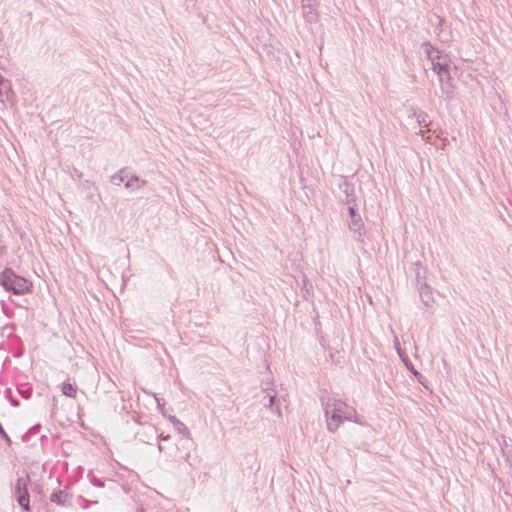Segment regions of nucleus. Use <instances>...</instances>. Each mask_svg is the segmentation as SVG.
<instances>
[{
    "label": "nucleus",
    "mask_w": 512,
    "mask_h": 512,
    "mask_svg": "<svg viewBox=\"0 0 512 512\" xmlns=\"http://www.w3.org/2000/svg\"><path fill=\"white\" fill-rule=\"evenodd\" d=\"M302 7H318V0H301Z\"/></svg>",
    "instance_id": "nucleus-15"
},
{
    "label": "nucleus",
    "mask_w": 512,
    "mask_h": 512,
    "mask_svg": "<svg viewBox=\"0 0 512 512\" xmlns=\"http://www.w3.org/2000/svg\"><path fill=\"white\" fill-rule=\"evenodd\" d=\"M274 412H275V414H276V415L281 416V410H280V408H279V407H276V408L274 409Z\"/></svg>",
    "instance_id": "nucleus-20"
},
{
    "label": "nucleus",
    "mask_w": 512,
    "mask_h": 512,
    "mask_svg": "<svg viewBox=\"0 0 512 512\" xmlns=\"http://www.w3.org/2000/svg\"><path fill=\"white\" fill-rule=\"evenodd\" d=\"M50 500L58 505H65L67 502V494L63 491L53 492L50 496Z\"/></svg>",
    "instance_id": "nucleus-9"
},
{
    "label": "nucleus",
    "mask_w": 512,
    "mask_h": 512,
    "mask_svg": "<svg viewBox=\"0 0 512 512\" xmlns=\"http://www.w3.org/2000/svg\"><path fill=\"white\" fill-rule=\"evenodd\" d=\"M158 449H159V451H162V450H163V448H162V446H161V445H159V446H158Z\"/></svg>",
    "instance_id": "nucleus-24"
},
{
    "label": "nucleus",
    "mask_w": 512,
    "mask_h": 512,
    "mask_svg": "<svg viewBox=\"0 0 512 512\" xmlns=\"http://www.w3.org/2000/svg\"><path fill=\"white\" fill-rule=\"evenodd\" d=\"M267 397H268V404H267V406L271 407L273 405L274 401H275V397L276 396H275V394H268Z\"/></svg>",
    "instance_id": "nucleus-18"
},
{
    "label": "nucleus",
    "mask_w": 512,
    "mask_h": 512,
    "mask_svg": "<svg viewBox=\"0 0 512 512\" xmlns=\"http://www.w3.org/2000/svg\"><path fill=\"white\" fill-rule=\"evenodd\" d=\"M146 184V180H140L138 176H132L125 183V188L135 190L145 186Z\"/></svg>",
    "instance_id": "nucleus-7"
},
{
    "label": "nucleus",
    "mask_w": 512,
    "mask_h": 512,
    "mask_svg": "<svg viewBox=\"0 0 512 512\" xmlns=\"http://www.w3.org/2000/svg\"><path fill=\"white\" fill-rule=\"evenodd\" d=\"M323 407L327 429L330 432L337 431L344 421L355 422L359 425L366 424L365 420L358 415L354 407L349 406L346 402L338 398H328L327 401L323 403Z\"/></svg>",
    "instance_id": "nucleus-1"
},
{
    "label": "nucleus",
    "mask_w": 512,
    "mask_h": 512,
    "mask_svg": "<svg viewBox=\"0 0 512 512\" xmlns=\"http://www.w3.org/2000/svg\"><path fill=\"white\" fill-rule=\"evenodd\" d=\"M422 47L428 59L431 61L432 69L437 73L439 82L442 85V89L444 90V85L450 86L451 77L448 69L450 58L447 54H444L438 49L434 48L429 42H424Z\"/></svg>",
    "instance_id": "nucleus-2"
},
{
    "label": "nucleus",
    "mask_w": 512,
    "mask_h": 512,
    "mask_svg": "<svg viewBox=\"0 0 512 512\" xmlns=\"http://www.w3.org/2000/svg\"><path fill=\"white\" fill-rule=\"evenodd\" d=\"M159 438L161 440H168L169 439V435H163V434H160Z\"/></svg>",
    "instance_id": "nucleus-21"
},
{
    "label": "nucleus",
    "mask_w": 512,
    "mask_h": 512,
    "mask_svg": "<svg viewBox=\"0 0 512 512\" xmlns=\"http://www.w3.org/2000/svg\"><path fill=\"white\" fill-rule=\"evenodd\" d=\"M303 17L309 23H315L318 21L317 7H302Z\"/></svg>",
    "instance_id": "nucleus-5"
},
{
    "label": "nucleus",
    "mask_w": 512,
    "mask_h": 512,
    "mask_svg": "<svg viewBox=\"0 0 512 512\" xmlns=\"http://www.w3.org/2000/svg\"><path fill=\"white\" fill-rule=\"evenodd\" d=\"M0 284L14 294L23 295L30 291L32 284L24 277L18 276L12 269H5L0 274Z\"/></svg>",
    "instance_id": "nucleus-3"
},
{
    "label": "nucleus",
    "mask_w": 512,
    "mask_h": 512,
    "mask_svg": "<svg viewBox=\"0 0 512 512\" xmlns=\"http://www.w3.org/2000/svg\"><path fill=\"white\" fill-rule=\"evenodd\" d=\"M156 401H157V405H158V408L161 412H163V404L160 403V400L158 398H156Z\"/></svg>",
    "instance_id": "nucleus-19"
},
{
    "label": "nucleus",
    "mask_w": 512,
    "mask_h": 512,
    "mask_svg": "<svg viewBox=\"0 0 512 512\" xmlns=\"http://www.w3.org/2000/svg\"><path fill=\"white\" fill-rule=\"evenodd\" d=\"M417 122L424 127L429 125L428 115L426 113L420 112L416 114Z\"/></svg>",
    "instance_id": "nucleus-13"
},
{
    "label": "nucleus",
    "mask_w": 512,
    "mask_h": 512,
    "mask_svg": "<svg viewBox=\"0 0 512 512\" xmlns=\"http://www.w3.org/2000/svg\"><path fill=\"white\" fill-rule=\"evenodd\" d=\"M411 371L413 372V374L417 375L418 372L416 370L413 369V367H411Z\"/></svg>",
    "instance_id": "nucleus-22"
},
{
    "label": "nucleus",
    "mask_w": 512,
    "mask_h": 512,
    "mask_svg": "<svg viewBox=\"0 0 512 512\" xmlns=\"http://www.w3.org/2000/svg\"><path fill=\"white\" fill-rule=\"evenodd\" d=\"M420 295H421L425 305L428 306L430 304V302L432 301L431 292L429 290V287L423 286L420 290Z\"/></svg>",
    "instance_id": "nucleus-11"
},
{
    "label": "nucleus",
    "mask_w": 512,
    "mask_h": 512,
    "mask_svg": "<svg viewBox=\"0 0 512 512\" xmlns=\"http://www.w3.org/2000/svg\"><path fill=\"white\" fill-rule=\"evenodd\" d=\"M123 173H124V170H121L119 173L114 174V175L111 177V182H112L114 185H120V184L124 181Z\"/></svg>",
    "instance_id": "nucleus-14"
},
{
    "label": "nucleus",
    "mask_w": 512,
    "mask_h": 512,
    "mask_svg": "<svg viewBox=\"0 0 512 512\" xmlns=\"http://www.w3.org/2000/svg\"><path fill=\"white\" fill-rule=\"evenodd\" d=\"M350 218H351L350 229L353 230L354 232H358L359 237H360L361 236L360 231L364 225L361 217L359 215H357L356 217H350Z\"/></svg>",
    "instance_id": "nucleus-10"
},
{
    "label": "nucleus",
    "mask_w": 512,
    "mask_h": 512,
    "mask_svg": "<svg viewBox=\"0 0 512 512\" xmlns=\"http://www.w3.org/2000/svg\"><path fill=\"white\" fill-rule=\"evenodd\" d=\"M9 91H10L9 81L5 80L2 77V75L0 74V95L5 94L7 96Z\"/></svg>",
    "instance_id": "nucleus-12"
},
{
    "label": "nucleus",
    "mask_w": 512,
    "mask_h": 512,
    "mask_svg": "<svg viewBox=\"0 0 512 512\" xmlns=\"http://www.w3.org/2000/svg\"><path fill=\"white\" fill-rule=\"evenodd\" d=\"M29 480V476L18 478L14 488L18 504L27 511L29 510V494L27 490Z\"/></svg>",
    "instance_id": "nucleus-4"
},
{
    "label": "nucleus",
    "mask_w": 512,
    "mask_h": 512,
    "mask_svg": "<svg viewBox=\"0 0 512 512\" xmlns=\"http://www.w3.org/2000/svg\"><path fill=\"white\" fill-rule=\"evenodd\" d=\"M61 392L67 397L75 398L77 394V387L69 382H63L61 385Z\"/></svg>",
    "instance_id": "nucleus-8"
},
{
    "label": "nucleus",
    "mask_w": 512,
    "mask_h": 512,
    "mask_svg": "<svg viewBox=\"0 0 512 512\" xmlns=\"http://www.w3.org/2000/svg\"><path fill=\"white\" fill-rule=\"evenodd\" d=\"M394 346L397 350V353L400 357H402V350L400 348V342H399V339L397 337L394 338Z\"/></svg>",
    "instance_id": "nucleus-17"
},
{
    "label": "nucleus",
    "mask_w": 512,
    "mask_h": 512,
    "mask_svg": "<svg viewBox=\"0 0 512 512\" xmlns=\"http://www.w3.org/2000/svg\"><path fill=\"white\" fill-rule=\"evenodd\" d=\"M169 421L174 425L175 429L179 433L183 434L187 438H190V431L182 421L177 419L175 416H169Z\"/></svg>",
    "instance_id": "nucleus-6"
},
{
    "label": "nucleus",
    "mask_w": 512,
    "mask_h": 512,
    "mask_svg": "<svg viewBox=\"0 0 512 512\" xmlns=\"http://www.w3.org/2000/svg\"><path fill=\"white\" fill-rule=\"evenodd\" d=\"M406 366L411 370V365H408V363L405 361Z\"/></svg>",
    "instance_id": "nucleus-23"
},
{
    "label": "nucleus",
    "mask_w": 512,
    "mask_h": 512,
    "mask_svg": "<svg viewBox=\"0 0 512 512\" xmlns=\"http://www.w3.org/2000/svg\"><path fill=\"white\" fill-rule=\"evenodd\" d=\"M348 204H349L348 210H349L350 217H356L358 214L356 213L355 205L354 204L351 205L349 201H348Z\"/></svg>",
    "instance_id": "nucleus-16"
}]
</instances>
